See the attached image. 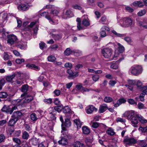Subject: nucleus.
<instances>
[{
    "mask_svg": "<svg viewBox=\"0 0 147 147\" xmlns=\"http://www.w3.org/2000/svg\"><path fill=\"white\" fill-rule=\"evenodd\" d=\"M23 96L24 97L21 99H18L13 100L12 102V103L14 105L23 107L25 104L29 102L33 99L32 96Z\"/></svg>",
    "mask_w": 147,
    "mask_h": 147,
    "instance_id": "f257e3e1",
    "label": "nucleus"
},
{
    "mask_svg": "<svg viewBox=\"0 0 147 147\" xmlns=\"http://www.w3.org/2000/svg\"><path fill=\"white\" fill-rule=\"evenodd\" d=\"M143 70L142 66L138 65H134L129 69V73L130 75L137 76L142 73Z\"/></svg>",
    "mask_w": 147,
    "mask_h": 147,
    "instance_id": "f03ea898",
    "label": "nucleus"
},
{
    "mask_svg": "<svg viewBox=\"0 0 147 147\" xmlns=\"http://www.w3.org/2000/svg\"><path fill=\"white\" fill-rule=\"evenodd\" d=\"M137 140L134 138L126 136L124 138L123 142L126 146L134 145L137 142Z\"/></svg>",
    "mask_w": 147,
    "mask_h": 147,
    "instance_id": "7ed1b4c3",
    "label": "nucleus"
},
{
    "mask_svg": "<svg viewBox=\"0 0 147 147\" xmlns=\"http://www.w3.org/2000/svg\"><path fill=\"white\" fill-rule=\"evenodd\" d=\"M15 105L14 107L11 108L9 106L4 105L1 109V110L3 112L11 114L14 111L18 109V105Z\"/></svg>",
    "mask_w": 147,
    "mask_h": 147,
    "instance_id": "20e7f679",
    "label": "nucleus"
},
{
    "mask_svg": "<svg viewBox=\"0 0 147 147\" xmlns=\"http://www.w3.org/2000/svg\"><path fill=\"white\" fill-rule=\"evenodd\" d=\"M133 24L132 20L129 18L126 17L123 19V26L125 27L131 26Z\"/></svg>",
    "mask_w": 147,
    "mask_h": 147,
    "instance_id": "39448f33",
    "label": "nucleus"
},
{
    "mask_svg": "<svg viewBox=\"0 0 147 147\" xmlns=\"http://www.w3.org/2000/svg\"><path fill=\"white\" fill-rule=\"evenodd\" d=\"M17 38L16 36L11 34L8 35L7 36V43L11 45H12L17 42Z\"/></svg>",
    "mask_w": 147,
    "mask_h": 147,
    "instance_id": "423d86ee",
    "label": "nucleus"
},
{
    "mask_svg": "<svg viewBox=\"0 0 147 147\" xmlns=\"http://www.w3.org/2000/svg\"><path fill=\"white\" fill-rule=\"evenodd\" d=\"M102 53L103 56L106 58L110 57L112 54V50L111 49L105 48L102 50Z\"/></svg>",
    "mask_w": 147,
    "mask_h": 147,
    "instance_id": "0eeeda50",
    "label": "nucleus"
},
{
    "mask_svg": "<svg viewBox=\"0 0 147 147\" xmlns=\"http://www.w3.org/2000/svg\"><path fill=\"white\" fill-rule=\"evenodd\" d=\"M31 88V87H29L27 84H24L21 87V91L24 93L21 95L22 98L23 96L26 95L28 92L30 91L29 89Z\"/></svg>",
    "mask_w": 147,
    "mask_h": 147,
    "instance_id": "6e6552de",
    "label": "nucleus"
},
{
    "mask_svg": "<svg viewBox=\"0 0 147 147\" xmlns=\"http://www.w3.org/2000/svg\"><path fill=\"white\" fill-rule=\"evenodd\" d=\"M20 72H16L13 73L11 75L7 76L6 78V80L10 82L13 79L15 76L20 77Z\"/></svg>",
    "mask_w": 147,
    "mask_h": 147,
    "instance_id": "1a4fd4ad",
    "label": "nucleus"
},
{
    "mask_svg": "<svg viewBox=\"0 0 147 147\" xmlns=\"http://www.w3.org/2000/svg\"><path fill=\"white\" fill-rule=\"evenodd\" d=\"M134 115V111H126L123 113L122 116V117H127L128 119L131 118V117Z\"/></svg>",
    "mask_w": 147,
    "mask_h": 147,
    "instance_id": "9d476101",
    "label": "nucleus"
},
{
    "mask_svg": "<svg viewBox=\"0 0 147 147\" xmlns=\"http://www.w3.org/2000/svg\"><path fill=\"white\" fill-rule=\"evenodd\" d=\"M124 59L123 57H122L116 61H113L111 65V67L114 69H117L119 67V64L120 61Z\"/></svg>",
    "mask_w": 147,
    "mask_h": 147,
    "instance_id": "9b49d317",
    "label": "nucleus"
},
{
    "mask_svg": "<svg viewBox=\"0 0 147 147\" xmlns=\"http://www.w3.org/2000/svg\"><path fill=\"white\" fill-rule=\"evenodd\" d=\"M22 115V114L20 111H17L13 113L11 117L18 121Z\"/></svg>",
    "mask_w": 147,
    "mask_h": 147,
    "instance_id": "f8f14e48",
    "label": "nucleus"
},
{
    "mask_svg": "<svg viewBox=\"0 0 147 147\" xmlns=\"http://www.w3.org/2000/svg\"><path fill=\"white\" fill-rule=\"evenodd\" d=\"M86 112L88 114L92 113L94 111H96L97 109L94 107L92 105H90L86 107Z\"/></svg>",
    "mask_w": 147,
    "mask_h": 147,
    "instance_id": "ddd939ff",
    "label": "nucleus"
},
{
    "mask_svg": "<svg viewBox=\"0 0 147 147\" xmlns=\"http://www.w3.org/2000/svg\"><path fill=\"white\" fill-rule=\"evenodd\" d=\"M109 31L110 30V29L107 26H103L101 29V31L100 34L101 36L102 37H104L107 36L106 33L105 31V30Z\"/></svg>",
    "mask_w": 147,
    "mask_h": 147,
    "instance_id": "4468645a",
    "label": "nucleus"
},
{
    "mask_svg": "<svg viewBox=\"0 0 147 147\" xmlns=\"http://www.w3.org/2000/svg\"><path fill=\"white\" fill-rule=\"evenodd\" d=\"M137 115L138 114L132 117L131 119V121L132 124L133 125V126L135 127H137V125L138 123V118L137 116Z\"/></svg>",
    "mask_w": 147,
    "mask_h": 147,
    "instance_id": "2eb2a0df",
    "label": "nucleus"
},
{
    "mask_svg": "<svg viewBox=\"0 0 147 147\" xmlns=\"http://www.w3.org/2000/svg\"><path fill=\"white\" fill-rule=\"evenodd\" d=\"M76 88L77 90L81 92H89V89L83 87L82 86V84H80L76 85Z\"/></svg>",
    "mask_w": 147,
    "mask_h": 147,
    "instance_id": "dca6fc26",
    "label": "nucleus"
},
{
    "mask_svg": "<svg viewBox=\"0 0 147 147\" xmlns=\"http://www.w3.org/2000/svg\"><path fill=\"white\" fill-rule=\"evenodd\" d=\"M67 72L69 75L68 76V78L69 79H70L71 77L73 78H74L78 76V72L74 73L73 72L72 70L70 69H68L67 71Z\"/></svg>",
    "mask_w": 147,
    "mask_h": 147,
    "instance_id": "f3484780",
    "label": "nucleus"
},
{
    "mask_svg": "<svg viewBox=\"0 0 147 147\" xmlns=\"http://www.w3.org/2000/svg\"><path fill=\"white\" fill-rule=\"evenodd\" d=\"M126 100L124 98H121L118 99L117 102V103L115 104L114 106L115 107H119L120 105L122 103H124L126 102Z\"/></svg>",
    "mask_w": 147,
    "mask_h": 147,
    "instance_id": "a211bd4d",
    "label": "nucleus"
},
{
    "mask_svg": "<svg viewBox=\"0 0 147 147\" xmlns=\"http://www.w3.org/2000/svg\"><path fill=\"white\" fill-rule=\"evenodd\" d=\"M86 18H85L82 21V24L85 26H88L90 25V23L89 20L87 16H86Z\"/></svg>",
    "mask_w": 147,
    "mask_h": 147,
    "instance_id": "6ab92c4d",
    "label": "nucleus"
},
{
    "mask_svg": "<svg viewBox=\"0 0 147 147\" xmlns=\"http://www.w3.org/2000/svg\"><path fill=\"white\" fill-rule=\"evenodd\" d=\"M137 116L139 121L142 124H144L147 123V120L145 119L140 115L138 114Z\"/></svg>",
    "mask_w": 147,
    "mask_h": 147,
    "instance_id": "aec40b11",
    "label": "nucleus"
},
{
    "mask_svg": "<svg viewBox=\"0 0 147 147\" xmlns=\"http://www.w3.org/2000/svg\"><path fill=\"white\" fill-rule=\"evenodd\" d=\"M108 108L107 105L106 104H104L103 105H100L99 109V112L100 113H103Z\"/></svg>",
    "mask_w": 147,
    "mask_h": 147,
    "instance_id": "412c9836",
    "label": "nucleus"
},
{
    "mask_svg": "<svg viewBox=\"0 0 147 147\" xmlns=\"http://www.w3.org/2000/svg\"><path fill=\"white\" fill-rule=\"evenodd\" d=\"M59 144H61L64 146L67 145L68 143L67 140L65 138H62L60 140L58 141Z\"/></svg>",
    "mask_w": 147,
    "mask_h": 147,
    "instance_id": "4be33fe9",
    "label": "nucleus"
},
{
    "mask_svg": "<svg viewBox=\"0 0 147 147\" xmlns=\"http://www.w3.org/2000/svg\"><path fill=\"white\" fill-rule=\"evenodd\" d=\"M71 123L70 122L69 119L67 118L65 119V121L64 123H63V125H65L66 127H69L71 125Z\"/></svg>",
    "mask_w": 147,
    "mask_h": 147,
    "instance_id": "5701e85b",
    "label": "nucleus"
},
{
    "mask_svg": "<svg viewBox=\"0 0 147 147\" xmlns=\"http://www.w3.org/2000/svg\"><path fill=\"white\" fill-rule=\"evenodd\" d=\"M56 114L54 113L48 114L47 117L49 120H54L56 119V117L55 115Z\"/></svg>",
    "mask_w": 147,
    "mask_h": 147,
    "instance_id": "b1692460",
    "label": "nucleus"
},
{
    "mask_svg": "<svg viewBox=\"0 0 147 147\" xmlns=\"http://www.w3.org/2000/svg\"><path fill=\"white\" fill-rule=\"evenodd\" d=\"M18 7L19 9H20L21 10L24 11L27 10L29 8L28 5L25 4H21Z\"/></svg>",
    "mask_w": 147,
    "mask_h": 147,
    "instance_id": "393cba45",
    "label": "nucleus"
},
{
    "mask_svg": "<svg viewBox=\"0 0 147 147\" xmlns=\"http://www.w3.org/2000/svg\"><path fill=\"white\" fill-rule=\"evenodd\" d=\"M40 15L42 16H45L46 18L49 20H50L53 23V21L51 19L50 16L48 15V13L47 12H44L41 14Z\"/></svg>",
    "mask_w": 147,
    "mask_h": 147,
    "instance_id": "a878e982",
    "label": "nucleus"
},
{
    "mask_svg": "<svg viewBox=\"0 0 147 147\" xmlns=\"http://www.w3.org/2000/svg\"><path fill=\"white\" fill-rule=\"evenodd\" d=\"M26 66L30 68L36 70H38L39 69L38 67L34 64H28L26 65Z\"/></svg>",
    "mask_w": 147,
    "mask_h": 147,
    "instance_id": "bb28decb",
    "label": "nucleus"
},
{
    "mask_svg": "<svg viewBox=\"0 0 147 147\" xmlns=\"http://www.w3.org/2000/svg\"><path fill=\"white\" fill-rule=\"evenodd\" d=\"M84 145L82 143L79 141L75 142L73 145V147H84Z\"/></svg>",
    "mask_w": 147,
    "mask_h": 147,
    "instance_id": "cd10ccee",
    "label": "nucleus"
},
{
    "mask_svg": "<svg viewBox=\"0 0 147 147\" xmlns=\"http://www.w3.org/2000/svg\"><path fill=\"white\" fill-rule=\"evenodd\" d=\"M111 32L116 37H122L125 36L124 34L118 33L114 30H112Z\"/></svg>",
    "mask_w": 147,
    "mask_h": 147,
    "instance_id": "c85d7f7f",
    "label": "nucleus"
},
{
    "mask_svg": "<svg viewBox=\"0 0 147 147\" xmlns=\"http://www.w3.org/2000/svg\"><path fill=\"white\" fill-rule=\"evenodd\" d=\"M133 4L134 6H138L139 7H141L144 6V4L140 1H135Z\"/></svg>",
    "mask_w": 147,
    "mask_h": 147,
    "instance_id": "c756f323",
    "label": "nucleus"
},
{
    "mask_svg": "<svg viewBox=\"0 0 147 147\" xmlns=\"http://www.w3.org/2000/svg\"><path fill=\"white\" fill-rule=\"evenodd\" d=\"M106 133L109 135L110 136L114 135L115 132L111 128H109L106 131Z\"/></svg>",
    "mask_w": 147,
    "mask_h": 147,
    "instance_id": "7c9ffc66",
    "label": "nucleus"
},
{
    "mask_svg": "<svg viewBox=\"0 0 147 147\" xmlns=\"http://www.w3.org/2000/svg\"><path fill=\"white\" fill-rule=\"evenodd\" d=\"M18 121L13 118L11 119L9 121L8 125L11 126H13Z\"/></svg>",
    "mask_w": 147,
    "mask_h": 147,
    "instance_id": "2f4dec72",
    "label": "nucleus"
},
{
    "mask_svg": "<svg viewBox=\"0 0 147 147\" xmlns=\"http://www.w3.org/2000/svg\"><path fill=\"white\" fill-rule=\"evenodd\" d=\"M82 130L83 133L85 134L88 135L90 132L89 129L86 127H83Z\"/></svg>",
    "mask_w": 147,
    "mask_h": 147,
    "instance_id": "473e14b6",
    "label": "nucleus"
},
{
    "mask_svg": "<svg viewBox=\"0 0 147 147\" xmlns=\"http://www.w3.org/2000/svg\"><path fill=\"white\" fill-rule=\"evenodd\" d=\"M72 52L71 50L69 48H67L64 51V54L66 56H68Z\"/></svg>",
    "mask_w": 147,
    "mask_h": 147,
    "instance_id": "72a5a7b5",
    "label": "nucleus"
},
{
    "mask_svg": "<svg viewBox=\"0 0 147 147\" xmlns=\"http://www.w3.org/2000/svg\"><path fill=\"white\" fill-rule=\"evenodd\" d=\"M117 44L118 46V51L120 53H123L124 50V47L119 43H117Z\"/></svg>",
    "mask_w": 147,
    "mask_h": 147,
    "instance_id": "f704fd0d",
    "label": "nucleus"
},
{
    "mask_svg": "<svg viewBox=\"0 0 147 147\" xmlns=\"http://www.w3.org/2000/svg\"><path fill=\"white\" fill-rule=\"evenodd\" d=\"M29 137V135L26 131H24L22 133V137L24 139L27 140Z\"/></svg>",
    "mask_w": 147,
    "mask_h": 147,
    "instance_id": "c9c22d12",
    "label": "nucleus"
},
{
    "mask_svg": "<svg viewBox=\"0 0 147 147\" xmlns=\"http://www.w3.org/2000/svg\"><path fill=\"white\" fill-rule=\"evenodd\" d=\"M63 111L64 113H69L70 112L71 109L68 106H66L63 108Z\"/></svg>",
    "mask_w": 147,
    "mask_h": 147,
    "instance_id": "e433bc0d",
    "label": "nucleus"
},
{
    "mask_svg": "<svg viewBox=\"0 0 147 147\" xmlns=\"http://www.w3.org/2000/svg\"><path fill=\"white\" fill-rule=\"evenodd\" d=\"M76 21L78 22L77 27L79 30H81L82 28L81 26V21L80 18H78L77 19Z\"/></svg>",
    "mask_w": 147,
    "mask_h": 147,
    "instance_id": "4c0bfd02",
    "label": "nucleus"
},
{
    "mask_svg": "<svg viewBox=\"0 0 147 147\" xmlns=\"http://www.w3.org/2000/svg\"><path fill=\"white\" fill-rule=\"evenodd\" d=\"M113 99L109 96H106L104 98V101L107 103H110L113 101Z\"/></svg>",
    "mask_w": 147,
    "mask_h": 147,
    "instance_id": "58836bf2",
    "label": "nucleus"
},
{
    "mask_svg": "<svg viewBox=\"0 0 147 147\" xmlns=\"http://www.w3.org/2000/svg\"><path fill=\"white\" fill-rule=\"evenodd\" d=\"M48 111L49 114L54 113V114H56L57 113V112L55 111L54 107H50L48 109Z\"/></svg>",
    "mask_w": 147,
    "mask_h": 147,
    "instance_id": "ea45409f",
    "label": "nucleus"
},
{
    "mask_svg": "<svg viewBox=\"0 0 147 147\" xmlns=\"http://www.w3.org/2000/svg\"><path fill=\"white\" fill-rule=\"evenodd\" d=\"M146 13V10L145 9H143L140 11L138 13V15L139 16H141L145 15Z\"/></svg>",
    "mask_w": 147,
    "mask_h": 147,
    "instance_id": "a19ab883",
    "label": "nucleus"
},
{
    "mask_svg": "<svg viewBox=\"0 0 147 147\" xmlns=\"http://www.w3.org/2000/svg\"><path fill=\"white\" fill-rule=\"evenodd\" d=\"M30 118L33 121H35L37 119L36 115L35 113H32L30 115Z\"/></svg>",
    "mask_w": 147,
    "mask_h": 147,
    "instance_id": "79ce46f5",
    "label": "nucleus"
},
{
    "mask_svg": "<svg viewBox=\"0 0 147 147\" xmlns=\"http://www.w3.org/2000/svg\"><path fill=\"white\" fill-rule=\"evenodd\" d=\"M139 130L144 133H147V126L145 127H140L139 129Z\"/></svg>",
    "mask_w": 147,
    "mask_h": 147,
    "instance_id": "37998d69",
    "label": "nucleus"
},
{
    "mask_svg": "<svg viewBox=\"0 0 147 147\" xmlns=\"http://www.w3.org/2000/svg\"><path fill=\"white\" fill-rule=\"evenodd\" d=\"M7 96L8 94L6 92H1L0 93V98H5Z\"/></svg>",
    "mask_w": 147,
    "mask_h": 147,
    "instance_id": "c03bdc74",
    "label": "nucleus"
},
{
    "mask_svg": "<svg viewBox=\"0 0 147 147\" xmlns=\"http://www.w3.org/2000/svg\"><path fill=\"white\" fill-rule=\"evenodd\" d=\"M56 59V58L54 56L50 55L48 57V60L49 61L53 62Z\"/></svg>",
    "mask_w": 147,
    "mask_h": 147,
    "instance_id": "a18cd8bd",
    "label": "nucleus"
},
{
    "mask_svg": "<svg viewBox=\"0 0 147 147\" xmlns=\"http://www.w3.org/2000/svg\"><path fill=\"white\" fill-rule=\"evenodd\" d=\"M54 107L55 111L60 112L63 109V106L62 105L56 106Z\"/></svg>",
    "mask_w": 147,
    "mask_h": 147,
    "instance_id": "49530a36",
    "label": "nucleus"
},
{
    "mask_svg": "<svg viewBox=\"0 0 147 147\" xmlns=\"http://www.w3.org/2000/svg\"><path fill=\"white\" fill-rule=\"evenodd\" d=\"M100 77L98 75H93L92 77L93 80L95 82L98 81Z\"/></svg>",
    "mask_w": 147,
    "mask_h": 147,
    "instance_id": "de8ad7c7",
    "label": "nucleus"
},
{
    "mask_svg": "<svg viewBox=\"0 0 147 147\" xmlns=\"http://www.w3.org/2000/svg\"><path fill=\"white\" fill-rule=\"evenodd\" d=\"M13 141L19 145L21 144V140L20 139L16 138H13L12 139Z\"/></svg>",
    "mask_w": 147,
    "mask_h": 147,
    "instance_id": "09e8293b",
    "label": "nucleus"
},
{
    "mask_svg": "<svg viewBox=\"0 0 147 147\" xmlns=\"http://www.w3.org/2000/svg\"><path fill=\"white\" fill-rule=\"evenodd\" d=\"M50 47L51 51H55L58 48V46L57 45L55 44L51 46Z\"/></svg>",
    "mask_w": 147,
    "mask_h": 147,
    "instance_id": "8fccbe9b",
    "label": "nucleus"
},
{
    "mask_svg": "<svg viewBox=\"0 0 147 147\" xmlns=\"http://www.w3.org/2000/svg\"><path fill=\"white\" fill-rule=\"evenodd\" d=\"M49 34L51 36L52 38L55 39V40L58 39L59 38V36L58 35L55 34L53 33H52L51 32H50Z\"/></svg>",
    "mask_w": 147,
    "mask_h": 147,
    "instance_id": "3c124183",
    "label": "nucleus"
},
{
    "mask_svg": "<svg viewBox=\"0 0 147 147\" xmlns=\"http://www.w3.org/2000/svg\"><path fill=\"white\" fill-rule=\"evenodd\" d=\"M127 101L129 104L131 105L136 104V105H137V103L135 102L134 100L132 99H128Z\"/></svg>",
    "mask_w": 147,
    "mask_h": 147,
    "instance_id": "603ef678",
    "label": "nucleus"
},
{
    "mask_svg": "<svg viewBox=\"0 0 147 147\" xmlns=\"http://www.w3.org/2000/svg\"><path fill=\"white\" fill-rule=\"evenodd\" d=\"M32 144L34 145H36L38 143V140L36 138H33L31 140Z\"/></svg>",
    "mask_w": 147,
    "mask_h": 147,
    "instance_id": "864d4df0",
    "label": "nucleus"
},
{
    "mask_svg": "<svg viewBox=\"0 0 147 147\" xmlns=\"http://www.w3.org/2000/svg\"><path fill=\"white\" fill-rule=\"evenodd\" d=\"M24 60L23 59H16V63L18 64H20L22 62H24Z\"/></svg>",
    "mask_w": 147,
    "mask_h": 147,
    "instance_id": "5fc2aeb1",
    "label": "nucleus"
},
{
    "mask_svg": "<svg viewBox=\"0 0 147 147\" xmlns=\"http://www.w3.org/2000/svg\"><path fill=\"white\" fill-rule=\"evenodd\" d=\"M72 7L75 9H78L80 10L82 9V8L81 6L77 4L73 5Z\"/></svg>",
    "mask_w": 147,
    "mask_h": 147,
    "instance_id": "6e6d98bb",
    "label": "nucleus"
},
{
    "mask_svg": "<svg viewBox=\"0 0 147 147\" xmlns=\"http://www.w3.org/2000/svg\"><path fill=\"white\" fill-rule=\"evenodd\" d=\"M65 15L67 16L66 17H69L72 16V13L71 11L70 10H67L66 12Z\"/></svg>",
    "mask_w": 147,
    "mask_h": 147,
    "instance_id": "4d7b16f0",
    "label": "nucleus"
},
{
    "mask_svg": "<svg viewBox=\"0 0 147 147\" xmlns=\"http://www.w3.org/2000/svg\"><path fill=\"white\" fill-rule=\"evenodd\" d=\"M74 122L77 126V127H81V124L80 120L78 119H75L74 121Z\"/></svg>",
    "mask_w": 147,
    "mask_h": 147,
    "instance_id": "13d9d810",
    "label": "nucleus"
},
{
    "mask_svg": "<svg viewBox=\"0 0 147 147\" xmlns=\"http://www.w3.org/2000/svg\"><path fill=\"white\" fill-rule=\"evenodd\" d=\"M5 139V136L3 134H0V143L3 142Z\"/></svg>",
    "mask_w": 147,
    "mask_h": 147,
    "instance_id": "bf43d9fd",
    "label": "nucleus"
},
{
    "mask_svg": "<svg viewBox=\"0 0 147 147\" xmlns=\"http://www.w3.org/2000/svg\"><path fill=\"white\" fill-rule=\"evenodd\" d=\"M60 120L62 124H61L62 126V129L63 131H66V128L64 127H63V117L62 116H61L60 118Z\"/></svg>",
    "mask_w": 147,
    "mask_h": 147,
    "instance_id": "052dcab7",
    "label": "nucleus"
},
{
    "mask_svg": "<svg viewBox=\"0 0 147 147\" xmlns=\"http://www.w3.org/2000/svg\"><path fill=\"white\" fill-rule=\"evenodd\" d=\"M5 83L4 80L2 79L0 80V90L2 89V86H3Z\"/></svg>",
    "mask_w": 147,
    "mask_h": 147,
    "instance_id": "680f3d73",
    "label": "nucleus"
},
{
    "mask_svg": "<svg viewBox=\"0 0 147 147\" xmlns=\"http://www.w3.org/2000/svg\"><path fill=\"white\" fill-rule=\"evenodd\" d=\"M116 121L117 122H120L121 123H124L125 121V119H123L121 118L118 117V118L117 119Z\"/></svg>",
    "mask_w": 147,
    "mask_h": 147,
    "instance_id": "e2e57ef3",
    "label": "nucleus"
},
{
    "mask_svg": "<svg viewBox=\"0 0 147 147\" xmlns=\"http://www.w3.org/2000/svg\"><path fill=\"white\" fill-rule=\"evenodd\" d=\"M44 101L47 104H51L52 102V100L51 99L49 98L48 99H45Z\"/></svg>",
    "mask_w": 147,
    "mask_h": 147,
    "instance_id": "0e129e2a",
    "label": "nucleus"
},
{
    "mask_svg": "<svg viewBox=\"0 0 147 147\" xmlns=\"http://www.w3.org/2000/svg\"><path fill=\"white\" fill-rule=\"evenodd\" d=\"M136 85L138 87V88H142V82L140 81L139 80H138L137 81Z\"/></svg>",
    "mask_w": 147,
    "mask_h": 147,
    "instance_id": "69168bd1",
    "label": "nucleus"
},
{
    "mask_svg": "<svg viewBox=\"0 0 147 147\" xmlns=\"http://www.w3.org/2000/svg\"><path fill=\"white\" fill-rule=\"evenodd\" d=\"M146 141L145 140H141L139 141L138 143V144L141 146H144L145 144L146 143Z\"/></svg>",
    "mask_w": 147,
    "mask_h": 147,
    "instance_id": "338daca9",
    "label": "nucleus"
},
{
    "mask_svg": "<svg viewBox=\"0 0 147 147\" xmlns=\"http://www.w3.org/2000/svg\"><path fill=\"white\" fill-rule=\"evenodd\" d=\"M125 9L127 11L129 12H132L134 11V9L128 6L125 7Z\"/></svg>",
    "mask_w": 147,
    "mask_h": 147,
    "instance_id": "774afa93",
    "label": "nucleus"
}]
</instances>
